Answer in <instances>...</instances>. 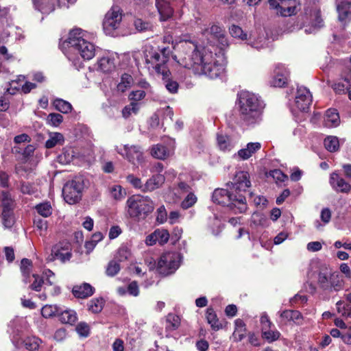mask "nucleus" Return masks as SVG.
Instances as JSON below:
<instances>
[{"instance_id":"nucleus-31","label":"nucleus","mask_w":351,"mask_h":351,"mask_svg":"<svg viewBox=\"0 0 351 351\" xmlns=\"http://www.w3.org/2000/svg\"><path fill=\"white\" fill-rule=\"evenodd\" d=\"M104 304L105 300L103 298H93L87 304L88 311L95 314L99 313L103 310Z\"/></svg>"},{"instance_id":"nucleus-16","label":"nucleus","mask_w":351,"mask_h":351,"mask_svg":"<svg viewBox=\"0 0 351 351\" xmlns=\"http://www.w3.org/2000/svg\"><path fill=\"white\" fill-rule=\"evenodd\" d=\"M332 274L330 269L326 265L319 268L317 274V285L323 291H331Z\"/></svg>"},{"instance_id":"nucleus-64","label":"nucleus","mask_w":351,"mask_h":351,"mask_svg":"<svg viewBox=\"0 0 351 351\" xmlns=\"http://www.w3.org/2000/svg\"><path fill=\"white\" fill-rule=\"evenodd\" d=\"M342 341L346 344H351V326L343 331Z\"/></svg>"},{"instance_id":"nucleus-13","label":"nucleus","mask_w":351,"mask_h":351,"mask_svg":"<svg viewBox=\"0 0 351 351\" xmlns=\"http://www.w3.org/2000/svg\"><path fill=\"white\" fill-rule=\"evenodd\" d=\"M249 178L250 177H233L232 181L227 183L234 196H241L246 199L245 194L251 186Z\"/></svg>"},{"instance_id":"nucleus-53","label":"nucleus","mask_w":351,"mask_h":351,"mask_svg":"<svg viewBox=\"0 0 351 351\" xmlns=\"http://www.w3.org/2000/svg\"><path fill=\"white\" fill-rule=\"evenodd\" d=\"M134 25L138 32H145L152 28V25L150 23L141 19H136L134 21Z\"/></svg>"},{"instance_id":"nucleus-51","label":"nucleus","mask_w":351,"mask_h":351,"mask_svg":"<svg viewBox=\"0 0 351 351\" xmlns=\"http://www.w3.org/2000/svg\"><path fill=\"white\" fill-rule=\"evenodd\" d=\"M63 121V117L58 113H50L47 118L48 124L58 127Z\"/></svg>"},{"instance_id":"nucleus-49","label":"nucleus","mask_w":351,"mask_h":351,"mask_svg":"<svg viewBox=\"0 0 351 351\" xmlns=\"http://www.w3.org/2000/svg\"><path fill=\"white\" fill-rule=\"evenodd\" d=\"M146 95L145 90H132L128 95V99L131 102L135 103H141V101L143 100Z\"/></svg>"},{"instance_id":"nucleus-22","label":"nucleus","mask_w":351,"mask_h":351,"mask_svg":"<svg viewBox=\"0 0 351 351\" xmlns=\"http://www.w3.org/2000/svg\"><path fill=\"white\" fill-rule=\"evenodd\" d=\"M0 206L2 208V211H14L15 201L8 191L0 192Z\"/></svg>"},{"instance_id":"nucleus-15","label":"nucleus","mask_w":351,"mask_h":351,"mask_svg":"<svg viewBox=\"0 0 351 351\" xmlns=\"http://www.w3.org/2000/svg\"><path fill=\"white\" fill-rule=\"evenodd\" d=\"M289 71L282 64H278L274 71L271 84L275 87H282L287 84Z\"/></svg>"},{"instance_id":"nucleus-58","label":"nucleus","mask_w":351,"mask_h":351,"mask_svg":"<svg viewBox=\"0 0 351 351\" xmlns=\"http://www.w3.org/2000/svg\"><path fill=\"white\" fill-rule=\"evenodd\" d=\"M112 196L115 199H120L123 197L122 188L120 185H114L110 189Z\"/></svg>"},{"instance_id":"nucleus-38","label":"nucleus","mask_w":351,"mask_h":351,"mask_svg":"<svg viewBox=\"0 0 351 351\" xmlns=\"http://www.w3.org/2000/svg\"><path fill=\"white\" fill-rule=\"evenodd\" d=\"M280 332L278 330L266 329L261 330V337L267 343H272L280 339Z\"/></svg>"},{"instance_id":"nucleus-39","label":"nucleus","mask_w":351,"mask_h":351,"mask_svg":"<svg viewBox=\"0 0 351 351\" xmlns=\"http://www.w3.org/2000/svg\"><path fill=\"white\" fill-rule=\"evenodd\" d=\"M324 143L326 149L330 152H337L339 148V139L337 137L334 136H327L324 139Z\"/></svg>"},{"instance_id":"nucleus-17","label":"nucleus","mask_w":351,"mask_h":351,"mask_svg":"<svg viewBox=\"0 0 351 351\" xmlns=\"http://www.w3.org/2000/svg\"><path fill=\"white\" fill-rule=\"evenodd\" d=\"M156 6L161 21H166L173 16V10L168 0H156Z\"/></svg>"},{"instance_id":"nucleus-9","label":"nucleus","mask_w":351,"mask_h":351,"mask_svg":"<svg viewBox=\"0 0 351 351\" xmlns=\"http://www.w3.org/2000/svg\"><path fill=\"white\" fill-rule=\"evenodd\" d=\"M122 10L118 5H113L105 15L103 22L104 30L108 35L113 36L122 21Z\"/></svg>"},{"instance_id":"nucleus-5","label":"nucleus","mask_w":351,"mask_h":351,"mask_svg":"<svg viewBox=\"0 0 351 351\" xmlns=\"http://www.w3.org/2000/svg\"><path fill=\"white\" fill-rule=\"evenodd\" d=\"M214 203L226 206L234 214L244 213L247 209V200L241 196H234L229 187L216 189L212 195Z\"/></svg>"},{"instance_id":"nucleus-61","label":"nucleus","mask_w":351,"mask_h":351,"mask_svg":"<svg viewBox=\"0 0 351 351\" xmlns=\"http://www.w3.org/2000/svg\"><path fill=\"white\" fill-rule=\"evenodd\" d=\"M128 291L130 295L137 296L139 293V289L137 282H131L128 286Z\"/></svg>"},{"instance_id":"nucleus-35","label":"nucleus","mask_w":351,"mask_h":351,"mask_svg":"<svg viewBox=\"0 0 351 351\" xmlns=\"http://www.w3.org/2000/svg\"><path fill=\"white\" fill-rule=\"evenodd\" d=\"M141 103L131 102L126 105L122 110V116L125 119L129 118L130 116L137 114L141 108Z\"/></svg>"},{"instance_id":"nucleus-28","label":"nucleus","mask_w":351,"mask_h":351,"mask_svg":"<svg viewBox=\"0 0 351 351\" xmlns=\"http://www.w3.org/2000/svg\"><path fill=\"white\" fill-rule=\"evenodd\" d=\"M57 313L59 316V319L62 323L73 325L77 320V313L73 310H65L61 313Z\"/></svg>"},{"instance_id":"nucleus-45","label":"nucleus","mask_w":351,"mask_h":351,"mask_svg":"<svg viewBox=\"0 0 351 351\" xmlns=\"http://www.w3.org/2000/svg\"><path fill=\"white\" fill-rule=\"evenodd\" d=\"M35 208L38 213L44 217L50 216L52 213V208L49 202L39 204L36 206Z\"/></svg>"},{"instance_id":"nucleus-20","label":"nucleus","mask_w":351,"mask_h":351,"mask_svg":"<svg viewBox=\"0 0 351 351\" xmlns=\"http://www.w3.org/2000/svg\"><path fill=\"white\" fill-rule=\"evenodd\" d=\"M330 184L333 189L338 193H348L351 190V185L346 182L342 177H330Z\"/></svg>"},{"instance_id":"nucleus-33","label":"nucleus","mask_w":351,"mask_h":351,"mask_svg":"<svg viewBox=\"0 0 351 351\" xmlns=\"http://www.w3.org/2000/svg\"><path fill=\"white\" fill-rule=\"evenodd\" d=\"M64 141V138L61 133L53 132L49 134V138L45 142V147L47 149H51L58 145H62Z\"/></svg>"},{"instance_id":"nucleus-27","label":"nucleus","mask_w":351,"mask_h":351,"mask_svg":"<svg viewBox=\"0 0 351 351\" xmlns=\"http://www.w3.org/2000/svg\"><path fill=\"white\" fill-rule=\"evenodd\" d=\"M151 154L156 158L165 160L171 155V151L165 146L158 144L153 146L151 150Z\"/></svg>"},{"instance_id":"nucleus-37","label":"nucleus","mask_w":351,"mask_h":351,"mask_svg":"<svg viewBox=\"0 0 351 351\" xmlns=\"http://www.w3.org/2000/svg\"><path fill=\"white\" fill-rule=\"evenodd\" d=\"M229 32L233 38L246 42L248 40L247 34L238 25H232L229 28Z\"/></svg>"},{"instance_id":"nucleus-7","label":"nucleus","mask_w":351,"mask_h":351,"mask_svg":"<svg viewBox=\"0 0 351 351\" xmlns=\"http://www.w3.org/2000/svg\"><path fill=\"white\" fill-rule=\"evenodd\" d=\"M84 187L83 177L74 178L64 184L62 195L66 202L69 204L77 203L82 197V191Z\"/></svg>"},{"instance_id":"nucleus-25","label":"nucleus","mask_w":351,"mask_h":351,"mask_svg":"<svg viewBox=\"0 0 351 351\" xmlns=\"http://www.w3.org/2000/svg\"><path fill=\"white\" fill-rule=\"evenodd\" d=\"M339 123L340 118L337 110H328L324 117V125L328 128H332L339 125Z\"/></svg>"},{"instance_id":"nucleus-59","label":"nucleus","mask_w":351,"mask_h":351,"mask_svg":"<svg viewBox=\"0 0 351 351\" xmlns=\"http://www.w3.org/2000/svg\"><path fill=\"white\" fill-rule=\"evenodd\" d=\"M246 330L247 329H234L232 334L234 341L236 342L241 341L245 337Z\"/></svg>"},{"instance_id":"nucleus-50","label":"nucleus","mask_w":351,"mask_h":351,"mask_svg":"<svg viewBox=\"0 0 351 351\" xmlns=\"http://www.w3.org/2000/svg\"><path fill=\"white\" fill-rule=\"evenodd\" d=\"M131 255L130 249L125 245H121L117 250L116 258L118 261L122 262L129 258Z\"/></svg>"},{"instance_id":"nucleus-57","label":"nucleus","mask_w":351,"mask_h":351,"mask_svg":"<svg viewBox=\"0 0 351 351\" xmlns=\"http://www.w3.org/2000/svg\"><path fill=\"white\" fill-rule=\"evenodd\" d=\"M261 330L270 329L273 326L272 322L270 321L269 316L266 313H263L260 319Z\"/></svg>"},{"instance_id":"nucleus-23","label":"nucleus","mask_w":351,"mask_h":351,"mask_svg":"<svg viewBox=\"0 0 351 351\" xmlns=\"http://www.w3.org/2000/svg\"><path fill=\"white\" fill-rule=\"evenodd\" d=\"M34 8L44 14H48L55 9L54 2L51 0H33Z\"/></svg>"},{"instance_id":"nucleus-32","label":"nucleus","mask_w":351,"mask_h":351,"mask_svg":"<svg viewBox=\"0 0 351 351\" xmlns=\"http://www.w3.org/2000/svg\"><path fill=\"white\" fill-rule=\"evenodd\" d=\"M97 69L104 73L110 72L114 67V63L108 56L101 58L97 63Z\"/></svg>"},{"instance_id":"nucleus-55","label":"nucleus","mask_w":351,"mask_h":351,"mask_svg":"<svg viewBox=\"0 0 351 351\" xmlns=\"http://www.w3.org/2000/svg\"><path fill=\"white\" fill-rule=\"evenodd\" d=\"M336 305L338 313L343 317H346L351 308V305L346 304L344 301H339L337 302Z\"/></svg>"},{"instance_id":"nucleus-43","label":"nucleus","mask_w":351,"mask_h":351,"mask_svg":"<svg viewBox=\"0 0 351 351\" xmlns=\"http://www.w3.org/2000/svg\"><path fill=\"white\" fill-rule=\"evenodd\" d=\"M246 43L252 47L258 49L265 47L266 45V39L263 36L255 38L252 34H250Z\"/></svg>"},{"instance_id":"nucleus-24","label":"nucleus","mask_w":351,"mask_h":351,"mask_svg":"<svg viewBox=\"0 0 351 351\" xmlns=\"http://www.w3.org/2000/svg\"><path fill=\"white\" fill-rule=\"evenodd\" d=\"M206 318L213 330L217 331L223 328L222 324L219 322L217 313L213 308L210 307L207 308Z\"/></svg>"},{"instance_id":"nucleus-19","label":"nucleus","mask_w":351,"mask_h":351,"mask_svg":"<svg viewBox=\"0 0 351 351\" xmlns=\"http://www.w3.org/2000/svg\"><path fill=\"white\" fill-rule=\"evenodd\" d=\"M309 17L311 26L310 27H305L304 32L306 34L314 33L317 29L323 26V20L321 17L319 10L315 9L311 11Z\"/></svg>"},{"instance_id":"nucleus-26","label":"nucleus","mask_w":351,"mask_h":351,"mask_svg":"<svg viewBox=\"0 0 351 351\" xmlns=\"http://www.w3.org/2000/svg\"><path fill=\"white\" fill-rule=\"evenodd\" d=\"M165 177H151L143 185V192L152 191L162 186Z\"/></svg>"},{"instance_id":"nucleus-29","label":"nucleus","mask_w":351,"mask_h":351,"mask_svg":"<svg viewBox=\"0 0 351 351\" xmlns=\"http://www.w3.org/2000/svg\"><path fill=\"white\" fill-rule=\"evenodd\" d=\"M180 322L181 320L178 315L173 313L168 314L166 318V331L172 332L177 330L180 326Z\"/></svg>"},{"instance_id":"nucleus-47","label":"nucleus","mask_w":351,"mask_h":351,"mask_svg":"<svg viewBox=\"0 0 351 351\" xmlns=\"http://www.w3.org/2000/svg\"><path fill=\"white\" fill-rule=\"evenodd\" d=\"M1 217L3 224L5 228H11L14 223V217L13 211H2Z\"/></svg>"},{"instance_id":"nucleus-56","label":"nucleus","mask_w":351,"mask_h":351,"mask_svg":"<svg viewBox=\"0 0 351 351\" xmlns=\"http://www.w3.org/2000/svg\"><path fill=\"white\" fill-rule=\"evenodd\" d=\"M76 331L80 336L87 337L90 334V327L86 322H80L76 326Z\"/></svg>"},{"instance_id":"nucleus-18","label":"nucleus","mask_w":351,"mask_h":351,"mask_svg":"<svg viewBox=\"0 0 351 351\" xmlns=\"http://www.w3.org/2000/svg\"><path fill=\"white\" fill-rule=\"evenodd\" d=\"M95 289L90 284L84 282L80 285H75L72 289V293L79 299H85L93 295Z\"/></svg>"},{"instance_id":"nucleus-54","label":"nucleus","mask_w":351,"mask_h":351,"mask_svg":"<svg viewBox=\"0 0 351 351\" xmlns=\"http://www.w3.org/2000/svg\"><path fill=\"white\" fill-rule=\"evenodd\" d=\"M34 282L30 285L29 288L35 291H40L44 283V280L38 274H33Z\"/></svg>"},{"instance_id":"nucleus-46","label":"nucleus","mask_w":351,"mask_h":351,"mask_svg":"<svg viewBox=\"0 0 351 351\" xmlns=\"http://www.w3.org/2000/svg\"><path fill=\"white\" fill-rule=\"evenodd\" d=\"M197 201V197L192 192L189 193L186 197L181 202V208L184 210L193 206Z\"/></svg>"},{"instance_id":"nucleus-40","label":"nucleus","mask_w":351,"mask_h":351,"mask_svg":"<svg viewBox=\"0 0 351 351\" xmlns=\"http://www.w3.org/2000/svg\"><path fill=\"white\" fill-rule=\"evenodd\" d=\"M53 106L57 110L64 114L69 113L72 110L71 104L62 99H56L53 101Z\"/></svg>"},{"instance_id":"nucleus-12","label":"nucleus","mask_w":351,"mask_h":351,"mask_svg":"<svg viewBox=\"0 0 351 351\" xmlns=\"http://www.w3.org/2000/svg\"><path fill=\"white\" fill-rule=\"evenodd\" d=\"M72 256L71 245L67 242H59L54 245L51 249V253L48 256V261H53L56 259L60 260L62 263L69 261Z\"/></svg>"},{"instance_id":"nucleus-10","label":"nucleus","mask_w":351,"mask_h":351,"mask_svg":"<svg viewBox=\"0 0 351 351\" xmlns=\"http://www.w3.org/2000/svg\"><path fill=\"white\" fill-rule=\"evenodd\" d=\"M117 152L134 165H138L143 161V153L136 145H124L116 147Z\"/></svg>"},{"instance_id":"nucleus-2","label":"nucleus","mask_w":351,"mask_h":351,"mask_svg":"<svg viewBox=\"0 0 351 351\" xmlns=\"http://www.w3.org/2000/svg\"><path fill=\"white\" fill-rule=\"evenodd\" d=\"M172 51L169 46L158 47V49L152 47H146L144 51V58L146 67L151 73H155L161 76L167 90L172 93H176L179 84L176 81L170 78L171 72L167 66Z\"/></svg>"},{"instance_id":"nucleus-52","label":"nucleus","mask_w":351,"mask_h":351,"mask_svg":"<svg viewBox=\"0 0 351 351\" xmlns=\"http://www.w3.org/2000/svg\"><path fill=\"white\" fill-rule=\"evenodd\" d=\"M40 343H42V340L40 339L33 337L27 339L25 342V347L29 351H35L39 348Z\"/></svg>"},{"instance_id":"nucleus-60","label":"nucleus","mask_w":351,"mask_h":351,"mask_svg":"<svg viewBox=\"0 0 351 351\" xmlns=\"http://www.w3.org/2000/svg\"><path fill=\"white\" fill-rule=\"evenodd\" d=\"M5 258L8 263H12L15 259L14 251L12 247H5L3 249Z\"/></svg>"},{"instance_id":"nucleus-6","label":"nucleus","mask_w":351,"mask_h":351,"mask_svg":"<svg viewBox=\"0 0 351 351\" xmlns=\"http://www.w3.org/2000/svg\"><path fill=\"white\" fill-rule=\"evenodd\" d=\"M90 35L80 28L70 31L67 39L68 45L77 51L84 60H90L95 55V47L88 40Z\"/></svg>"},{"instance_id":"nucleus-42","label":"nucleus","mask_w":351,"mask_h":351,"mask_svg":"<svg viewBox=\"0 0 351 351\" xmlns=\"http://www.w3.org/2000/svg\"><path fill=\"white\" fill-rule=\"evenodd\" d=\"M133 82L132 77L127 73L122 75L121 82L117 85V89L120 92H125L130 88Z\"/></svg>"},{"instance_id":"nucleus-62","label":"nucleus","mask_w":351,"mask_h":351,"mask_svg":"<svg viewBox=\"0 0 351 351\" xmlns=\"http://www.w3.org/2000/svg\"><path fill=\"white\" fill-rule=\"evenodd\" d=\"M129 182L132 184V186L136 188L141 189L143 191V185L141 180L138 177H127Z\"/></svg>"},{"instance_id":"nucleus-63","label":"nucleus","mask_w":351,"mask_h":351,"mask_svg":"<svg viewBox=\"0 0 351 351\" xmlns=\"http://www.w3.org/2000/svg\"><path fill=\"white\" fill-rule=\"evenodd\" d=\"M196 348L199 351H207L209 348V343L205 339H200L196 342Z\"/></svg>"},{"instance_id":"nucleus-48","label":"nucleus","mask_w":351,"mask_h":351,"mask_svg":"<svg viewBox=\"0 0 351 351\" xmlns=\"http://www.w3.org/2000/svg\"><path fill=\"white\" fill-rule=\"evenodd\" d=\"M120 265L114 260L110 261L106 267V274L108 276L113 277L120 271Z\"/></svg>"},{"instance_id":"nucleus-11","label":"nucleus","mask_w":351,"mask_h":351,"mask_svg":"<svg viewBox=\"0 0 351 351\" xmlns=\"http://www.w3.org/2000/svg\"><path fill=\"white\" fill-rule=\"evenodd\" d=\"M311 103L312 95L309 90L304 86L298 87L294 101L293 108H293V111L298 110L300 112H306Z\"/></svg>"},{"instance_id":"nucleus-44","label":"nucleus","mask_w":351,"mask_h":351,"mask_svg":"<svg viewBox=\"0 0 351 351\" xmlns=\"http://www.w3.org/2000/svg\"><path fill=\"white\" fill-rule=\"evenodd\" d=\"M34 225L36 231H38L40 236H45L46 234L47 230V222L46 220L40 217H35L34 219Z\"/></svg>"},{"instance_id":"nucleus-8","label":"nucleus","mask_w":351,"mask_h":351,"mask_svg":"<svg viewBox=\"0 0 351 351\" xmlns=\"http://www.w3.org/2000/svg\"><path fill=\"white\" fill-rule=\"evenodd\" d=\"M178 255L173 252L162 254L156 267V271L162 276H167L173 274L179 267Z\"/></svg>"},{"instance_id":"nucleus-14","label":"nucleus","mask_w":351,"mask_h":351,"mask_svg":"<svg viewBox=\"0 0 351 351\" xmlns=\"http://www.w3.org/2000/svg\"><path fill=\"white\" fill-rule=\"evenodd\" d=\"M269 3L274 8L280 9L284 16L295 14L300 5L298 0H269Z\"/></svg>"},{"instance_id":"nucleus-34","label":"nucleus","mask_w":351,"mask_h":351,"mask_svg":"<svg viewBox=\"0 0 351 351\" xmlns=\"http://www.w3.org/2000/svg\"><path fill=\"white\" fill-rule=\"evenodd\" d=\"M217 141L219 148L223 152H230L234 147L233 143L227 136L218 134Z\"/></svg>"},{"instance_id":"nucleus-1","label":"nucleus","mask_w":351,"mask_h":351,"mask_svg":"<svg viewBox=\"0 0 351 351\" xmlns=\"http://www.w3.org/2000/svg\"><path fill=\"white\" fill-rule=\"evenodd\" d=\"M204 35L208 45L202 47L191 40H180L173 47V59L195 74L215 79L225 71L224 50L229 47V42L225 30L217 25L206 29Z\"/></svg>"},{"instance_id":"nucleus-41","label":"nucleus","mask_w":351,"mask_h":351,"mask_svg":"<svg viewBox=\"0 0 351 351\" xmlns=\"http://www.w3.org/2000/svg\"><path fill=\"white\" fill-rule=\"evenodd\" d=\"M33 263L30 259L24 258L21 261V271L22 275L27 280L32 270ZM27 282V280H25Z\"/></svg>"},{"instance_id":"nucleus-30","label":"nucleus","mask_w":351,"mask_h":351,"mask_svg":"<svg viewBox=\"0 0 351 351\" xmlns=\"http://www.w3.org/2000/svg\"><path fill=\"white\" fill-rule=\"evenodd\" d=\"M75 152L71 147H65L62 153L57 157L59 163L66 165L75 160Z\"/></svg>"},{"instance_id":"nucleus-36","label":"nucleus","mask_w":351,"mask_h":351,"mask_svg":"<svg viewBox=\"0 0 351 351\" xmlns=\"http://www.w3.org/2000/svg\"><path fill=\"white\" fill-rule=\"evenodd\" d=\"M169 237L168 230L165 229H156L151 234V238L155 237L157 242L161 245L168 242Z\"/></svg>"},{"instance_id":"nucleus-21","label":"nucleus","mask_w":351,"mask_h":351,"mask_svg":"<svg viewBox=\"0 0 351 351\" xmlns=\"http://www.w3.org/2000/svg\"><path fill=\"white\" fill-rule=\"evenodd\" d=\"M339 19L341 22H346L351 19V1H343L337 4Z\"/></svg>"},{"instance_id":"nucleus-3","label":"nucleus","mask_w":351,"mask_h":351,"mask_svg":"<svg viewBox=\"0 0 351 351\" xmlns=\"http://www.w3.org/2000/svg\"><path fill=\"white\" fill-rule=\"evenodd\" d=\"M237 105L240 117L247 124L258 121L262 103L256 95L247 90L240 91L237 95Z\"/></svg>"},{"instance_id":"nucleus-4","label":"nucleus","mask_w":351,"mask_h":351,"mask_svg":"<svg viewBox=\"0 0 351 351\" xmlns=\"http://www.w3.org/2000/svg\"><path fill=\"white\" fill-rule=\"evenodd\" d=\"M154 209V203L147 196L133 195L126 201L127 213L130 218L136 221L145 220Z\"/></svg>"}]
</instances>
